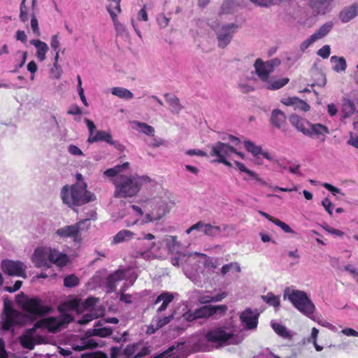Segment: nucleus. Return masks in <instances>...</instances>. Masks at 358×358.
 Listing matches in <instances>:
<instances>
[{"label": "nucleus", "mask_w": 358, "mask_h": 358, "mask_svg": "<svg viewBox=\"0 0 358 358\" xmlns=\"http://www.w3.org/2000/svg\"><path fill=\"white\" fill-rule=\"evenodd\" d=\"M151 178L148 176H126L120 175L113 179L115 189L114 196L127 198L136 196L145 183H150Z\"/></svg>", "instance_id": "1"}, {"label": "nucleus", "mask_w": 358, "mask_h": 358, "mask_svg": "<svg viewBox=\"0 0 358 358\" xmlns=\"http://www.w3.org/2000/svg\"><path fill=\"white\" fill-rule=\"evenodd\" d=\"M62 202L69 208L80 206L95 199L94 194L87 190L85 182H78L71 186L64 185L60 193Z\"/></svg>", "instance_id": "2"}, {"label": "nucleus", "mask_w": 358, "mask_h": 358, "mask_svg": "<svg viewBox=\"0 0 358 358\" xmlns=\"http://www.w3.org/2000/svg\"><path fill=\"white\" fill-rule=\"evenodd\" d=\"M3 322L2 329L4 331H9L12 327L17 325L24 324L26 320V315L19 310L13 308L10 301H3Z\"/></svg>", "instance_id": "3"}, {"label": "nucleus", "mask_w": 358, "mask_h": 358, "mask_svg": "<svg viewBox=\"0 0 358 358\" xmlns=\"http://www.w3.org/2000/svg\"><path fill=\"white\" fill-rule=\"evenodd\" d=\"M288 299L294 306L305 315L310 317L315 311V305L305 292L292 289L288 294Z\"/></svg>", "instance_id": "4"}, {"label": "nucleus", "mask_w": 358, "mask_h": 358, "mask_svg": "<svg viewBox=\"0 0 358 358\" xmlns=\"http://www.w3.org/2000/svg\"><path fill=\"white\" fill-rule=\"evenodd\" d=\"M155 236L152 234H143V237L138 238L132 246L131 257L134 258H144L145 255L155 245Z\"/></svg>", "instance_id": "5"}, {"label": "nucleus", "mask_w": 358, "mask_h": 358, "mask_svg": "<svg viewBox=\"0 0 358 358\" xmlns=\"http://www.w3.org/2000/svg\"><path fill=\"white\" fill-rule=\"evenodd\" d=\"M22 309L33 315L44 316L51 312L52 308L50 306H44L41 303L39 298H31L27 299L22 303Z\"/></svg>", "instance_id": "6"}, {"label": "nucleus", "mask_w": 358, "mask_h": 358, "mask_svg": "<svg viewBox=\"0 0 358 358\" xmlns=\"http://www.w3.org/2000/svg\"><path fill=\"white\" fill-rule=\"evenodd\" d=\"M280 63V62L278 59H271L264 62L262 59L259 58L256 59L254 66L257 75L259 79L264 83L268 81L269 75L273 71L274 66L279 65Z\"/></svg>", "instance_id": "7"}, {"label": "nucleus", "mask_w": 358, "mask_h": 358, "mask_svg": "<svg viewBox=\"0 0 358 358\" xmlns=\"http://www.w3.org/2000/svg\"><path fill=\"white\" fill-rule=\"evenodd\" d=\"M25 268L24 263L20 261L5 259L1 262V269L8 275L26 278Z\"/></svg>", "instance_id": "8"}, {"label": "nucleus", "mask_w": 358, "mask_h": 358, "mask_svg": "<svg viewBox=\"0 0 358 358\" xmlns=\"http://www.w3.org/2000/svg\"><path fill=\"white\" fill-rule=\"evenodd\" d=\"M233 336L232 333L227 332L224 327H217L208 330L205 334V338L209 343H215L222 345L232 338Z\"/></svg>", "instance_id": "9"}, {"label": "nucleus", "mask_w": 358, "mask_h": 358, "mask_svg": "<svg viewBox=\"0 0 358 358\" xmlns=\"http://www.w3.org/2000/svg\"><path fill=\"white\" fill-rule=\"evenodd\" d=\"M210 156L216 157V159L213 160L215 162L220 160L222 157H229L231 152H236V149L233 146L220 141L210 145Z\"/></svg>", "instance_id": "10"}, {"label": "nucleus", "mask_w": 358, "mask_h": 358, "mask_svg": "<svg viewBox=\"0 0 358 358\" xmlns=\"http://www.w3.org/2000/svg\"><path fill=\"white\" fill-rule=\"evenodd\" d=\"M259 313L255 310L253 311L250 308H246L240 315V321L245 329H255L258 325Z\"/></svg>", "instance_id": "11"}, {"label": "nucleus", "mask_w": 358, "mask_h": 358, "mask_svg": "<svg viewBox=\"0 0 358 358\" xmlns=\"http://www.w3.org/2000/svg\"><path fill=\"white\" fill-rule=\"evenodd\" d=\"M50 248H37L31 257V261L37 268L49 267Z\"/></svg>", "instance_id": "12"}, {"label": "nucleus", "mask_w": 358, "mask_h": 358, "mask_svg": "<svg viewBox=\"0 0 358 358\" xmlns=\"http://www.w3.org/2000/svg\"><path fill=\"white\" fill-rule=\"evenodd\" d=\"M332 29V24L329 23L323 24L316 32L308 38L303 41L300 45V50L304 52L311 44L316 41L324 38Z\"/></svg>", "instance_id": "13"}, {"label": "nucleus", "mask_w": 358, "mask_h": 358, "mask_svg": "<svg viewBox=\"0 0 358 358\" xmlns=\"http://www.w3.org/2000/svg\"><path fill=\"white\" fill-rule=\"evenodd\" d=\"M236 27L234 24L223 26L217 34L218 45L224 48L231 41L234 35V29Z\"/></svg>", "instance_id": "14"}, {"label": "nucleus", "mask_w": 358, "mask_h": 358, "mask_svg": "<svg viewBox=\"0 0 358 358\" xmlns=\"http://www.w3.org/2000/svg\"><path fill=\"white\" fill-rule=\"evenodd\" d=\"M38 327H42L50 333L58 332L62 328V322L58 317H49L39 320Z\"/></svg>", "instance_id": "15"}, {"label": "nucleus", "mask_w": 358, "mask_h": 358, "mask_svg": "<svg viewBox=\"0 0 358 358\" xmlns=\"http://www.w3.org/2000/svg\"><path fill=\"white\" fill-rule=\"evenodd\" d=\"M308 131L310 133L307 136L315 138L323 142L325 140V135L329 133V129L322 124H312L309 125Z\"/></svg>", "instance_id": "16"}, {"label": "nucleus", "mask_w": 358, "mask_h": 358, "mask_svg": "<svg viewBox=\"0 0 358 358\" xmlns=\"http://www.w3.org/2000/svg\"><path fill=\"white\" fill-rule=\"evenodd\" d=\"M289 122L291 124L297 129V131L301 132L303 135L307 136L310 134L308 131L310 122L296 115H292L289 117Z\"/></svg>", "instance_id": "17"}, {"label": "nucleus", "mask_w": 358, "mask_h": 358, "mask_svg": "<svg viewBox=\"0 0 358 358\" xmlns=\"http://www.w3.org/2000/svg\"><path fill=\"white\" fill-rule=\"evenodd\" d=\"M50 252L49 265L54 264L60 267L66 265L69 262V257L66 254L59 252L57 250L52 248H50Z\"/></svg>", "instance_id": "18"}, {"label": "nucleus", "mask_w": 358, "mask_h": 358, "mask_svg": "<svg viewBox=\"0 0 358 358\" xmlns=\"http://www.w3.org/2000/svg\"><path fill=\"white\" fill-rule=\"evenodd\" d=\"M56 234L60 237H70L76 240L79 236L80 227L78 224L65 226L58 229L56 231Z\"/></svg>", "instance_id": "19"}, {"label": "nucleus", "mask_w": 358, "mask_h": 358, "mask_svg": "<svg viewBox=\"0 0 358 358\" xmlns=\"http://www.w3.org/2000/svg\"><path fill=\"white\" fill-rule=\"evenodd\" d=\"M358 15V3L344 8L339 14V18L343 22H348Z\"/></svg>", "instance_id": "20"}, {"label": "nucleus", "mask_w": 358, "mask_h": 358, "mask_svg": "<svg viewBox=\"0 0 358 358\" xmlns=\"http://www.w3.org/2000/svg\"><path fill=\"white\" fill-rule=\"evenodd\" d=\"M99 141H104L110 145H115V142L113 141L112 135L110 132L99 130L97 131L92 136H89L87 142L93 143Z\"/></svg>", "instance_id": "21"}, {"label": "nucleus", "mask_w": 358, "mask_h": 358, "mask_svg": "<svg viewBox=\"0 0 358 358\" xmlns=\"http://www.w3.org/2000/svg\"><path fill=\"white\" fill-rule=\"evenodd\" d=\"M286 119V115L282 110L274 109L271 112L270 122L273 127L280 129L285 125Z\"/></svg>", "instance_id": "22"}, {"label": "nucleus", "mask_w": 358, "mask_h": 358, "mask_svg": "<svg viewBox=\"0 0 358 358\" xmlns=\"http://www.w3.org/2000/svg\"><path fill=\"white\" fill-rule=\"evenodd\" d=\"M124 275V271L121 269H118L110 274L106 279V287L110 289V292L114 291L116 287L115 283L123 280Z\"/></svg>", "instance_id": "23"}, {"label": "nucleus", "mask_w": 358, "mask_h": 358, "mask_svg": "<svg viewBox=\"0 0 358 358\" xmlns=\"http://www.w3.org/2000/svg\"><path fill=\"white\" fill-rule=\"evenodd\" d=\"M173 299L174 296L173 294L168 292H165L159 294L155 301V304H157L161 301L162 302V305L157 310V313L164 311L169 303L173 301Z\"/></svg>", "instance_id": "24"}, {"label": "nucleus", "mask_w": 358, "mask_h": 358, "mask_svg": "<svg viewBox=\"0 0 358 358\" xmlns=\"http://www.w3.org/2000/svg\"><path fill=\"white\" fill-rule=\"evenodd\" d=\"M30 43L37 49L36 55L39 61H44L45 59L46 53L48 51V45L45 42L38 39L30 41Z\"/></svg>", "instance_id": "25"}, {"label": "nucleus", "mask_w": 358, "mask_h": 358, "mask_svg": "<svg viewBox=\"0 0 358 358\" xmlns=\"http://www.w3.org/2000/svg\"><path fill=\"white\" fill-rule=\"evenodd\" d=\"M21 345L27 349L33 350L34 348L35 344H41L43 341V338L41 336H38L34 338L33 336L30 335H22L20 338Z\"/></svg>", "instance_id": "26"}, {"label": "nucleus", "mask_w": 358, "mask_h": 358, "mask_svg": "<svg viewBox=\"0 0 358 358\" xmlns=\"http://www.w3.org/2000/svg\"><path fill=\"white\" fill-rule=\"evenodd\" d=\"M341 273H348L358 283V268L351 264H341L338 268Z\"/></svg>", "instance_id": "27"}, {"label": "nucleus", "mask_w": 358, "mask_h": 358, "mask_svg": "<svg viewBox=\"0 0 358 358\" xmlns=\"http://www.w3.org/2000/svg\"><path fill=\"white\" fill-rule=\"evenodd\" d=\"M166 102L172 108L173 110L177 113H179L182 109V106L180 103V99L176 96L169 93L164 94Z\"/></svg>", "instance_id": "28"}, {"label": "nucleus", "mask_w": 358, "mask_h": 358, "mask_svg": "<svg viewBox=\"0 0 358 358\" xmlns=\"http://www.w3.org/2000/svg\"><path fill=\"white\" fill-rule=\"evenodd\" d=\"M331 1L332 0H310V4L317 13H324Z\"/></svg>", "instance_id": "29"}, {"label": "nucleus", "mask_w": 358, "mask_h": 358, "mask_svg": "<svg viewBox=\"0 0 358 358\" xmlns=\"http://www.w3.org/2000/svg\"><path fill=\"white\" fill-rule=\"evenodd\" d=\"M134 232L127 229H122L113 237V243L115 244L120 243L125 241L131 240L134 238Z\"/></svg>", "instance_id": "30"}, {"label": "nucleus", "mask_w": 358, "mask_h": 358, "mask_svg": "<svg viewBox=\"0 0 358 358\" xmlns=\"http://www.w3.org/2000/svg\"><path fill=\"white\" fill-rule=\"evenodd\" d=\"M289 81L288 78H283L278 80H269L266 83V88L270 90H276L286 85Z\"/></svg>", "instance_id": "31"}, {"label": "nucleus", "mask_w": 358, "mask_h": 358, "mask_svg": "<svg viewBox=\"0 0 358 358\" xmlns=\"http://www.w3.org/2000/svg\"><path fill=\"white\" fill-rule=\"evenodd\" d=\"M234 164H236V166H237V168L238 169V170L240 171L246 173L250 177L253 178L256 181L260 182L263 185H267V183L264 180H263L262 178H260L255 172L246 168L245 166L243 163L238 162V161H234Z\"/></svg>", "instance_id": "32"}, {"label": "nucleus", "mask_w": 358, "mask_h": 358, "mask_svg": "<svg viewBox=\"0 0 358 358\" xmlns=\"http://www.w3.org/2000/svg\"><path fill=\"white\" fill-rule=\"evenodd\" d=\"M111 93L121 99H131L134 97V94L131 91L120 87H115L112 88Z\"/></svg>", "instance_id": "33"}, {"label": "nucleus", "mask_w": 358, "mask_h": 358, "mask_svg": "<svg viewBox=\"0 0 358 358\" xmlns=\"http://www.w3.org/2000/svg\"><path fill=\"white\" fill-rule=\"evenodd\" d=\"M107 10H108V13L110 14V17L112 18V20L113 22L115 30L118 33H120V34L124 32V30H125L124 27V25L122 23H120L118 21L117 13H115V11H113L112 10V6L111 5H108L107 6Z\"/></svg>", "instance_id": "34"}, {"label": "nucleus", "mask_w": 358, "mask_h": 358, "mask_svg": "<svg viewBox=\"0 0 358 358\" xmlns=\"http://www.w3.org/2000/svg\"><path fill=\"white\" fill-rule=\"evenodd\" d=\"M199 319L208 318L213 316L212 305L201 306L195 310Z\"/></svg>", "instance_id": "35"}, {"label": "nucleus", "mask_w": 358, "mask_h": 358, "mask_svg": "<svg viewBox=\"0 0 358 358\" xmlns=\"http://www.w3.org/2000/svg\"><path fill=\"white\" fill-rule=\"evenodd\" d=\"M243 144L246 150L252 153L254 157H257L262 153V147L255 145L251 141H245Z\"/></svg>", "instance_id": "36"}, {"label": "nucleus", "mask_w": 358, "mask_h": 358, "mask_svg": "<svg viewBox=\"0 0 358 358\" xmlns=\"http://www.w3.org/2000/svg\"><path fill=\"white\" fill-rule=\"evenodd\" d=\"M263 301L271 306L275 308L280 306V298L278 296L274 295L272 292H268L266 295L262 296Z\"/></svg>", "instance_id": "37"}, {"label": "nucleus", "mask_w": 358, "mask_h": 358, "mask_svg": "<svg viewBox=\"0 0 358 358\" xmlns=\"http://www.w3.org/2000/svg\"><path fill=\"white\" fill-rule=\"evenodd\" d=\"M221 232V229L219 226H213L210 224H206L204 225L203 233L206 236L215 237L219 235Z\"/></svg>", "instance_id": "38"}, {"label": "nucleus", "mask_w": 358, "mask_h": 358, "mask_svg": "<svg viewBox=\"0 0 358 358\" xmlns=\"http://www.w3.org/2000/svg\"><path fill=\"white\" fill-rule=\"evenodd\" d=\"M112 333L113 329L110 327H103L92 329L90 336H96L101 338H106L110 336Z\"/></svg>", "instance_id": "39"}, {"label": "nucleus", "mask_w": 358, "mask_h": 358, "mask_svg": "<svg viewBox=\"0 0 358 358\" xmlns=\"http://www.w3.org/2000/svg\"><path fill=\"white\" fill-rule=\"evenodd\" d=\"M138 345L139 344L137 343L127 345L122 351L123 358H132L138 348Z\"/></svg>", "instance_id": "40"}, {"label": "nucleus", "mask_w": 358, "mask_h": 358, "mask_svg": "<svg viewBox=\"0 0 358 358\" xmlns=\"http://www.w3.org/2000/svg\"><path fill=\"white\" fill-rule=\"evenodd\" d=\"M272 327L275 332L280 336L287 338L290 337L289 332L287 330L286 327L278 323L272 324Z\"/></svg>", "instance_id": "41"}, {"label": "nucleus", "mask_w": 358, "mask_h": 358, "mask_svg": "<svg viewBox=\"0 0 358 358\" xmlns=\"http://www.w3.org/2000/svg\"><path fill=\"white\" fill-rule=\"evenodd\" d=\"M80 283L79 278L74 274L69 275L64 279V285L66 287H74L78 285Z\"/></svg>", "instance_id": "42"}, {"label": "nucleus", "mask_w": 358, "mask_h": 358, "mask_svg": "<svg viewBox=\"0 0 358 358\" xmlns=\"http://www.w3.org/2000/svg\"><path fill=\"white\" fill-rule=\"evenodd\" d=\"M355 111L354 104L350 100H344L342 112L344 117H348Z\"/></svg>", "instance_id": "43"}, {"label": "nucleus", "mask_w": 358, "mask_h": 358, "mask_svg": "<svg viewBox=\"0 0 358 358\" xmlns=\"http://www.w3.org/2000/svg\"><path fill=\"white\" fill-rule=\"evenodd\" d=\"M136 124L141 129V131L148 136H154L155 135V129L153 127L148 125L144 122H136Z\"/></svg>", "instance_id": "44"}, {"label": "nucleus", "mask_w": 358, "mask_h": 358, "mask_svg": "<svg viewBox=\"0 0 358 358\" xmlns=\"http://www.w3.org/2000/svg\"><path fill=\"white\" fill-rule=\"evenodd\" d=\"M99 299L93 296L88 297L82 303V308L83 310H92L94 308Z\"/></svg>", "instance_id": "45"}, {"label": "nucleus", "mask_w": 358, "mask_h": 358, "mask_svg": "<svg viewBox=\"0 0 358 358\" xmlns=\"http://www.w3.org/2000/svg\"><path fill=\"white\" fill-rule=\"evenodd\" d=\"M19 18L23 23L28 22V8L25 3H20Z\"/></svg>", "instance_id": "46"}, {"label": "nucleus", "mask_w": 358, "mask_h": 358, "mask_svg": "<svg viewBox=\"0 0 358 358\" xmlns=\"http://www.w3.org/2000/svg\"><path fill=\"white\" fill-rule=\"evenodd\" d=\"M80 358H108L106 354L101 351L83 353Z\"/></svg>", "instance_id": "47"}, {"label": "nucleus", "mask_w": 358, "mask_h": 358, "mask_svg": "<svg viewBox=\"0 0 358 358\" xmlns=\"http://www.w3.org/2000/svg\"><path fill=\"white\" fill-rule=\"evenodd\" d=\"M227 309H228L227 306L224 305V304L217 305V306L212 305L213 315H214L215 314H218L220 316H223L225 315Z\"/></svg>", "instance_id": "48"}, {"label": "nucleus", "mask_w": 358, "mask_h": 358, "mask_svg": "<svg viewBox=\"0 0 358 358\" xmlns=\"http://www.w3.org/2000/svg\"><path fill=\"white\" fill-rule=\"evenodd\" d=\"M81 343L84 345L85 350L95 349L98 348V343L94 339L81 338Z\"/></svg>", "instance_id": "49"}, {"label": "nucleus", "mask_w": 358, "mask_h": 358, "mask_svg": "<svg viewBox=\"0 0 358 358\" xmlns=\"http://www.w3.org/2000/svg\"><path fill=\"white\" fill-rule=\"evenodd\" d=\"M31 27L33 33L36 36H39L41 35V32H40V29H39V27H38V22L36 16L34 13L31 15Z\"/></svg>", "instance_id": "50"}, {"label": "nucleus", "mask_w": 358, "mask_h": 358, "mask_svg": "<svg viewBox=\"0 0 358 358\" xmlns=\"http://www.w3.org/2000/svg\"><path fill=\"white\" fill-rule=\"evenodd\" d=\"M294 106L295 109H299L303 112H307L310 108V106L306 101L299 98L297 99V101L294 103Z\"/></svg>", "instance_id": "51"}, {"label": "nucleus", "mask_w": 358, "mask_h": 358, "mask_svg": "<svg viewBox=\"0 0 358 358\" xmlns=\"http://www.w3.org/2000/svg\"><path fill=\"white\" fill-rule=\"evenodd\" d=\"M273 224L280 227L282 229V230H283L285 233H290V234L294 233V230L292 229L291 227L287 224L280 220L278 218L276 220H273Z\"/></svg>", "instance_id": "52"}, {"label": "nucleus", "mask_w": 358, "mask_h": 358, "mask_svg": "<svg viewBox=\"0 0 358 358\" xmlns=\"http://www.w3.org/2000/svg\"><path fill=\"white\" fill-rule=\"evenodd\" d=\"M250 1L260 6L268 7L276 3L278 0H250Z\"/></svg>", "instance_id": "53"}, {"label": "nucleus", "mask_w": 358, "mask_h": 358, "mask_svg": "<svg viewBox=\"0 0 358 358\" xmlns=\"http://www.w3.org/2000/svg\"><path fill=\"white\" fill-rule=\"evenodd\" d=\"M330 47L328 45H324L322 48L318 50L317 54L322 57L323 59H327L329 57L330 55Z\"/></svg>", "instance_id": "54"}, {"label": "nucleus", "mask_w": 358, "mask_h": 358, "mask_svg": "<svg viewBox=\"0 0 358 358\" xmlns=\"http://www.w3.org/2000/svg\"><path fill=\"white\" fill-rule=\"evenodd\" d=\"M182 317L187 322H192L199 319L195 310L193 312L187 310V312L183 313Z\"/></svg>", "instance_id": "55"}, {"label": "nucleus", "mask_w": 358, "mask_h": 358, "mask_svg": "<svg viewBox=\"0 0 358 358\" xmlns=\"http://www.w3.org/2000/svg\"><path fill=\"white\" fill-rule=\"evenodd\" d=\"M172 319H173V315L166 316L162 318L158 319L157 322L156 329H159L163 327L166 324H169Z\"/></svg>", "instance_id": "56"}, {"label": "nucleus", "mask_w": 358, "mask_h": 358, "mask_svg": "<svg viewBox=\"0 0 358 358\" xmlns=\"http://www.w3.org/2000/svg\"><path fill=\"white\" fill-rule=\"evenodd\" d=\"M319 331L315 327L312 329L311 331V338L313 339V343L317 351H320L322 350V348L317 344L316 338L318 335Z\"/></svg>", "instance_id": "57"}, {"label": "nucleus", "mask_w": 358, "mask_h": 358, "mask_svg": "<svg viewBox=\"0 0 358 358\" xmlns=\"http://www.w3.org/2000/svg\"><path fill=\"white\" fill-rule=\"evenodd\" d=\"M322 204L324 206V208H325V210H327V212L329 215H332V214H333L332 210L334 208V205L330 201V200L328 198H326L322 201Z\"/></svg>", "instance_id": "58"}, {"label": "nucleus", "mask_w": 358, "mask_h": 358, "mask_svg": "<svg viewBox=\"0 0 358 358\" xmlns=\"http://www.w3.org/2000/svg\"><path fill=\"white\" fill-rule=\"evenodd\" d=\"M60 43L59 41V36L58 34H55L52 36L51 37V41H50V46L55 51H58V49L59 48Z\"/></svg>", "instance_id": "59"}, {"label": "nucleus", "mask_w": 358, "mask_h": 358, "mask_svg": "<svg viewBox=\"0 0 358 358\" xmlns=\"http://www.w3.org/2000/svg\"><path fill=\"white\" fill-rule=\"evenodd\" d=\"M69 152L73 155L81 156L83 155V151L76 145H70L68 148Z\"/></svg>", "instance_id": "60"}, {"label": "nucleus", "mask_w": 358, "mask_h": 358, "mask_svg": "<svg viewBox=\"0 0 358 358\" xmlns=\"http://www.w3.org/2000/svg\"><path fill=\"white\" fill-rule=\"evenodd\" d=\"M59 322H62V327L66 324H69L73 321V317L69 314L63 315L61 317H58Z\"/></svg>", "instance_id": "61"}, {"label": "nucleus", "mask_w": 358, "mask_h": 358, "mask_svg": "<svg viewBox=\"0 0 358 358\" xmlns=\"http://www.w3.org/2000/svg\"><path fill=\"white\" fill-rule=\"evenodd\" d=\"M346 62L344 57H337V72L338 71H345L346 69Z\"/></svg>", "instance_id": "62"}, {"label": "nucleus", "mask_w": 358, "mask_h": 358, "mask_svg": "<svg viewBox=\"0 0 358 358\" xmlns=\"http://www.w3.org/2000/svg\"><path fill=\"white\" fill-rule=\"evenodd\" d=\"M150 350L149 347H143L138 353H136L132 358H141L145 355H149Z\"/></svg>", "instance_id": "63"}, {"label": "nucleus", "mask_w": 358, "mask_h": 358, "mask_svg": "<svg viewBox=\"0 0 358 358\" xmlns=\"http://www.w3.org/2000/svg\"><path fill=\"white\" fill-rule=\"evenodd\" d=\"M137 18L138 20L148 21V16L145 10V6H143L138 13Z\"/></svg>", "instance_id": "64"}]
</instances>
